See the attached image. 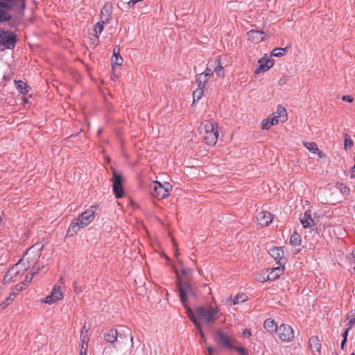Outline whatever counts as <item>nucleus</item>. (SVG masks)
Returning a JSON list of instances; mask_svg holds the SVG:
<instances>
[{"mask_svg":"<svg viewBox=\"0 0 355 355\" xmlns=\"http://www.w3.org/2000/svg\"><path fill=\"white\" fill-rule=\"evenodd\" d=\"M248 39L252 42L259 43L263 40L266 35L263 31L251 30L247 33Z\"/></svg>","mask_w":355,"mask_h":355,"instance_id":"14","label":"nucleus"},{"mask_svg":"<svg viewBox=\"0 0 355 355\" xmlns=\"http://www.w3.org/2000/svg\"><path fill=\"white\" fill-rule=\"evenodd\" d=\"M118 334L116 329H110L104 334L105 340L110 343H114L117 339Z\"/></svg>","mask_w":355,"mask_h":355,"instance_id":"27","label":"nucleus"},{"mask_svg":"<svg viewBox=\"0 0 355 355\" xmlns=\"http://www.w3.org/2000/svg\"><path fill=\"white\" fill-rule=\"evenodd\" d=\"M345 148L347 150L353 146V141L351 139L350 136L347 134H345Z\"/></svg>","mask_w":355,"mask_h":355,"instance_id":"34","label":"nucleus"},{"mask_svg":"<svg viewBox=\"0 0 355 355\" xmlns=\"http://www.w3.org/2000/svg\"><path fill=\"white\" fill-rule=\"evenodd\" d=\"M178 288L180 291V301L186 309V313L187 316L195 324L201 338H204L205 335L202 330L201 323L198 318L202 320L206 323H212L216 321L221 314L220 310L218 308L214 306H209L207 309L203 306H198L196 308L195 312H193L192 309L187 306V297L193 294L191 285L188 283L179 282Z\"/></svg>","mask_w":355,"mask_h":355,"instance_id":"1","label":"nucleus"},{"mask_svg":"<svg viewBox=\"0 0 355 355\" xmlns=\"http://www.w3.org/2000/svg\"><path fill=\"white\" fill-rule=\"evenodd\" d=\"M90 39L92 41V44L94 45V47H95L98 44V40L97 41L95 40V35L92 37Z\"/></svg>","mask_w":355,"mask_h":355,"instance_id":"48","label":"nucleus"},{"mask_svg":"<svg viewBox=\"0 0 355 355\" xmlns=\"http://www.w3.org/2000/svg\"><path fill=\"white\" fill-rule=\"evenodd\" d=\"M304 146L313 154H316L319 157L323 158L325 155L318 148L317 144L313 141L304 142Z\"/></svg>","mask_w":355,"mask_h":355,"instance_id":"21","label":"nucleus"},{"mask_svg":"<svg viewBox=\"0 0 355 355\" xmlns=\"http://www.w3.org/2000/svg\"><path fill=\"white\" fill-rule=\"evenodd\" d=\"M300 220L304 228L311 227L315 225V222L311 218V213L310 210L306 211L304 215L300 218Z\"/></svg>","mask_w":355,"mask_h":355,"instance_id":"18","label":"nucleus"},{"mask_svg":"<svg viewBox=\"0 0 355 355\" xmlns=\"http://www.w3.org/2000/svg\"><path fill=\"white\" fill-rule=\"evenodd\" d=\"M109 24V20L107 18L103 19L102 17V20L98 21L94 26V31L95 33V40L97 41L99 37V35L102 33L104 28V25Z\"/></svg>","mask_w":355,"mask_h":355,"instance_id":"22","label":"nucleus"},{"mask_svg":"<svg viewBox=\"0 0 355 355\" xmlns=\"http://www.w3.org/2000/svg\"><path fill=\"white\" fill-rule=\"evenodd\" d=\"M204 91L205 88L199 87H198V88L195 91H193V103H196V101H198L202 98L204 94Z\"/></svg>","mask_w":355,"mask_h":355,"instance_id":"32","label":"nucleus"},{"mask_svg":"<svg viewBox=\"0 0 355 355\" xmlns=\"http://www.w3.org/2000/svg\"><path fill=\"white\" fill-rule=\"evenodd\" d=\"M15 86L17 89L24 94H27L30 89L26 83L21 80L15 82Z\"/></svg>","mask_w":355,"mask_h":355,"instance_id":"28","label":"nucleus"},{"mask_svg":"<svg viewBox=\"0 0 355 355\" xmlns=\"http://www.w3.org/2000/svg\"><path fill=\"white\" fill-rule=\"evenodd\" d=\"M33 246L26 253V259H29V256L33 252ZM25 261V257L20 259L17 263H15L12 268L9 270L5 275L3 278L4 284H10L11 282H17L22 277L24 272L26 271L27 268L24 265L23 262Z\"/></svg>","mask_w":355,"mask_h":355,"instance_id":"4","label":"nucleus"},{"mask_svg":"<svg viewBox=\"0 0 355 355\" xmlns=\"http://www.w3.org/2000/svg\"><path fill=\"white\" fill-rule=\"evenodd\" d=\"M278 336L282 342H290L294 338V333L292 327L289 325L282 324L278 328Z\"/></svg>","mask_w":355,"mask_h":355,"instance_id":"9","label":"nucleus"},{"mask_svg":"<svg viewBox=\"0 0 355 355\" xmlns=\"http://www.w3.org/2000/svg\"><path fill=\"white\" fill-rule=\"evenodd\" d=\"M17 43V35L13 32L0 28V44L8 49H13Z\"/></svg>","mask_w":355,"mask_h":355,"instance_id":"7","label":"nucleus"},{"mask_svg":"<svg viewBox=\"0 0 355 355\" xmlns=\"http://www.w3.org/2000/svg\"><path fill=\"white\" fill-rule=\"evenodd\" d=\"M218 342L225 348L232 347V340L223 331H218L216 334Z\"/></svg>","mask_w":355,"mask_h":355,"instance_id":"16","label":"nucleus"},{"mask_svg":"<svg viewBox=\"0 0 355 355\" xmlns=\"http://www.w3.org/2000/svg\"><path fill=\"white\" fill-rule=\"evenodd\" d=\"M287 51V47L286 48H275L272 50V54L275 57H281L285 55Z\"/></svg>","mask_w":355,"mask_h":355,"instance_id":"33","label":"nucleus"},{"mask_svg":"<svg viewBox=\"0 0 355 355\" xmlns=\"http://www.w3.org/2000/svg\"><path fill=\"white\" fill-rule=\"evenodd\" d=\"M110 15H111V7L110 6H104L101 12V20H102V17L103 19L107 18V19L110 20Z\"/></svg>","mask_w":355,"mask_h":355,"instance_id":"31","label":"nucleus"},{"mask_svg":"<svg viewBox=\"0 0 355 355\" xmlns=\"http://www.w3.org/2000/svg\"><path fill=\"white\" fill-rule=\"evenodd\" d=\"M270 116H271L272 118H275V119H279V122H285L287 120L286 110L282 105H278L276 111L271 114Z\"/></svg>","mask_w":355,"mask_h":355,"instance_id":"15","label":"nucleus"},{"mask_svg":"<svg viewBox=\"0 0 355 355\" xmlns=\"http://www.w3.org/2000/svg\"><path fill=\"white\" fill-rule=\"evenodd\" d=\"M63 298V293L60 286L55 285L50 295L44 298L42 302L52 304Z\"/></svg>","mask_w":355,"mask_h":355,"instance_id":"11","label":"nucleus"},{"mask_svg":"<svg viewBox=\"0 0 355 355\" xmlns=\"http://www.w3.org/2000/svg\"><path fill=\"white\" fill-rule=\"evenodd\" d=\"M279 82H280V84H282V83L283 84L285 83V80H283L282 79H281Z\"/></svg>","mask_w":355,"mask_h":355,"instance_id":"54","label":"nucleus"},{"mask_svg":"<svg viewBox=\"0 0 355 355\" xmlns=\"http://www.w3.org/2000/svg\"><path fill=\"white\" fill-rule=\"evenodd\" d=\"M101 130H98V134H100V133H101Z\"/></svg>","mask_w":355,"mask_h":355,"instance_id":"57","label":"nucleus"},{"mask_svg":"<svg viewBox=\"0 0 355 355\" xmlns=\"http://www.w3.org/2000/svg\"><path fill=\"white\" fill-rule=\"evenodd\" d=\"M350 355H355V353L353 352Z\"/></svg>","mask_w":355,"mask_h":355,"instance_id":"58","label":"nucleus"},{"mask_svg":"<svg viewBox=\"0 0 355 355\" xmlns=\"http://www.w3.org/2000/svg\"><path fill=\"white\" fill-rule=\"evenodd\" d=\"M279 123V119H275L271 116H269L266 119L261 121V127L263 130H268L272 125H276Z\"/></svg>","mask_w":355,"mask_h":355,"instance_id":"23","label":"nucleus"},{"mask_svg":"<svg viewBox=\"0 0 355 355\" xmlns=\"http://www.w3.org/2000/svg\"><path fill=\"white\" fill-rule=\"evenodd\" d=\"M272 216L270 212L261 211L257 216L258 224L261 226H268L272 221Z\"/></svg>","mask_w":355,"mask_h":355,"instance_id":"13","label":"nucleus"},{"mask_svg":"<svg viewBox=\"0 0 355 355\" xmlns=\"http://www.w3.org/2000/svg\"><path fill=\"white\" fill-rule=\"evenodd\" d=\"M240 351L241 352H244V349L241 348V349H240Z\"/></svg>","mask_w":355,"mask_h":355,"instance_id":"56","label":"nucleus"},{"mask_svg":"<svg viewBox=\"0 0 355 355\" xmlns=\"http://www.w3.org/2000/svg\"><path fill=\"white\" fill-rule=\"evenodd\" d=\"M247 300V296L244 294L237 295L233 300V304H237L240 302H245Z\"/></svg>","mask_w":355,"mask_h":355,"instance_id":"36","label":"nucleus"},{"mask_svg":"<svg viewBox=\"0 0 355 355\" xmlns=\"http://www.w3.org/2000/svg\"><path fill=\"white\" fill-rule=\"evenodd\" d=\"M191 270L189 268H184L182 269V272L184 275H188L191 273Z\"/></svg>","mask_w":355,"mask_h":355,"instance_id":"44","label":"nucleus"},{"mask_svg":"<svg viewBox=\"0 0 355 355\" xmlns=\"http://www.w3.org/2000/svg\"><path fill=\"white\" fill-rule=\"evenodd\" d=\"M84 330H85V333L87 331V330L86 329L85 325H84V327L82 328V330H81V334H80L81 341H82V343H83V344H85V345L87 346L88 338H87V335L84 333Z\"/></svg>","mask_w":355,"mask_h":355,"instance_id":"37","label":"nucleus"},{"mask_svg":"<svg viewBox=\"0 0 355 355\" xmlns=\"http://www.w3.org/2000/svg\"><path fill=\"white\" fill-rule=\"evenodd\" d=\"M214 64L216 67L213 69L214 72L216 73V75L219 77L224 76L223 67L220 64V60L216 59L214 60Z\"/></svg>","mask_w":355,"mask_h":355,"instance_id":"29","label":"nucleus"},{"mask_svg":"<svg viewBox=\"0 0 355 355\" xmlns=\"http://www.w3.org/2000/svg\"><path fill=\"white\" fill-rule=\"evenodd\" d=\"M94 207H91L71 221L68 228L67 234L72 236L80 229L89 225L94 220Z\"/></svg>","mask_w":355,"mask_h":355,"instance_id":"3","label":"nucleus"},{"mask_svg":"<svg viewBox=\"0 0 355 355\" xmlns=\"http://www.w3.org/2000/svg\"><path fill=\"white\" fill-rule=\"evenodd\" d=\"M284 266H278L272 268L270 272H269L266 277H263L262 279H257L259 282H266L268 280L272 281L279 277L284 272Z\"/></svg>","mask_w":355,"mask_h":355,"instance_id":"12","label":"nucleus"},{"mask_svg":"<svg viewBox=\"0 0 355 355\" xmlns=\"http://www.w3.org/2000/svg\"><path fill=\"white\" fill-rule=\"evenodd\" d=\"M213 73H214V71H208V67H207L206 70L203 73H201L202 74H207L209 78H210V77L211 76H213Z\"/></svg>","mask_w":355,"mask_h":355,"instance_id":"43","label":"nucleus"},{"mask_svg":"<svg viewBox=\"0 0 355 355\" xmlns=\"http://www.w3.org/2000/svg\"><path fill=\"white\" fill-rule=\"evenodd\" d=\"M137 0H130L128 1L126 6L128 8L133 7L137 3Z\"/></svg>","mask_w":355,"mask_h":355,"instance_id":"40","label":"nucleus"},{"mask_svg":"<svg viewBox=\"0 0 355 355\" xmlns=\"http://www.w3.org/2000/svg\"><path fill=\"white\" fill-rule=\"evenodd\" d=\"M342 99L349 103H352L353 101V98L349 95L343 96Z\"/></svg>","mask_w":355,"mask_h":355,"instance_id":"42","label":"nucleus"},{"mask_svg":"<svg viewBox=\"0 0 355 355\" xmlns=\"http://www.w3.org/2000/svg\"><path fill=\"white\" fill-rule=\"evenodd\" d=\"M87 351V346L85 347V349H84V350H83V349L80 350V355H86Z\"/></svg>","mask_w":355,"mask_h":355,"instance_id":"50","label":"nucleus"},{"mask_svg":"<svg viewBox=\"0 0 355 355\" xmlns=\"http://www.w3.org/2000/svg\"><path fill=\"white\" fill-rule=\"evenodd\" d=\"M347 320H349L348 324H349L348 328L350 329L355 322V317L354 315L349 316V315H347Z\"/></svg>","mask_w":355,"mask_h":355,"instance_id":"38","label":"nucleus"},{"mask_svg":"<svg viewBox=\"0 0 355 355\" xmlns=\"http://www.w3.org/2000/svg\"><path fill=\"white\" fill-rule=\"evenodd\" d=\"M40 253H39V252H38V253L35 255V257H40Z\"/></svg>","mask_w":355,"mask_h":355,"instance_id":"55","label":"nucleus"},{"mask_svg":"<svg viewBox=\"0 0 355 355\" xmlns=\"http://www.w3.org/2000/svg\"><path fill=\"white\" fill-rule=\"evenodd\" d=\"M59 283L60 284H64V279L62 277H61L60 279H59Z\"/></svg>","mask_w":355,"mask_h":355,"instance_id":"52","label":"nucleus"},{"mask_svg":"<svg viewBox=\"0 0 355 355\" xmlns=\"http://www.w3.org/2000/svg\"><path fill=\"white\" fill-rule=\"evenodd\" d=\"M207 350L209 355H212V354L216 352V349L211 347H208Z\"/></svg>","mask_w":355,"mask_h":355,"instance_id":"49","label":"nucleus"},{"mask_svg":"<svg viewBox=\"0 0 355 355\" xmlns=\"http://www.w3.org/2000/svg\"><path fill=\"white\" fill-rule=\"evenodd\" d=\"M8 305H9V302H7L4 301L3 302H2L0 304V309H3L6 307H7V306H8Z\"/></svg>","mask_w":355,"mask_h":355,"instance_id":"47","label":"nucleus"},{"mask_svg":"<svg viewBox=\"0 0 355 355\" xmlns=\"http://www.w3.org/2000/svg\"><path fill=\"white\" fill-rule=\"evenodd\" d=\"M263 327L266 330L270 333L278 331V327L273 320L268 318L264 321Z\"/></svg>","mask_w":355,"mask_h":355,"instance_id":"24","label":"nucleus"},{"mask_svg":"<svg viewBox=\"0 0 355 355\" xmlns=\"http://www.w3.org/2000/svg\"><path fill=\"white\" fill-rule=\"evenodd\" d=\"M349 328H347L344 332L342 334V336H343V339H347V336H348V333H349Z\"/></svg>","mask_w":355,"mask_h":355,"instance_id":"46","label":"nucleus"},{"mask_svg":"<svg viewBox=\"0 0 355 355\" xmlns=\"http://www.w3.org/2000/svg\"><path fill=\"white\" fill-rule=\"evenodd\" d=\"M171 189L172 186L169 183L163 184L158 181H155L150 185L151 195L159 199L167 198Z\"/></svg>","mask_w":355,"mask_h":355,"instance_id":"6","label":"nucleus"},{"mask_svg":"<svg viewBox=\"0 0 355 355\" xmlns=\"http://www.w3.org/2000/svg\"><path fill=\"white\" fill-rule=\"evenodd\" d=\"M113 184L112 189L113 192L116 198H121L123 196V190L122 187L123 177L120 173L113 171L112 178Z\"/></svg>","mask_w":355,"mask_h":355,"instance_id":"8","label":"nucleus"},{"mask_svg":"<svg viewBox=\"0 0 355 355\" xmlns=\"http://www.w3.org/2000/svg\"><path fill=\"white\" fill-rule=\"evenodd\" d=\"M270 255L275 260L276 263L280 266H284L286 259L284 256V252L282 247H273L269 249Z\"/></svg>","mask_w":355,"mask_h":355,"instance_id":"10","label":"nucleus"},{"mask_svg":"<svg viewBox=\"0 0 355 355\" xmlns=\"http://www.w3.org/2000/svg\"><path fill=\"white\" fill-rule=\"evenodd\" d=\"M26 6V0H0V23L10 21V26H17L15 20H11L12 16L7 10H15L24 14Z\"/></svg>","mask_w":355,"mask_h":355,"instance_id":"2","label":"nucleus"},{"mask_svg":"<svg viewBox=\"0 0 355 355\" xmlns=\"http://www.w3.org/2000/svg\"><path fill=\"white\" fill-rule=\"evenodd\" d=\"M209 80L207 74H198L196 77V83L198 85V87H202L205 89L206 84Z\"/></svg>","mask_w":355,"mask_h":355,"instance_id":"25","label":"nucleus"},{"mask_svg":"<svg viewBox=\"0 0 355 355\" xmlns=\"http://www.w3.org/2000/svg\"><path fill=\"white\" fill-rule=\"evenodd\" d=\"M85 344H83V343H82V347H81V349L84 350V349H85Z\"/></svg>","mask_w":355,"mask_h":355,"instance_id":"53","label":"nucleus"},{"mask_svg":"<svg viewBox=\"0 0 355 355\" xmlns=\"http://www.w3.org/2000/svg\"><path fill=\"white\" fill-rule=\"evenodd\" d=\"M19 292L17 291L15 286L12 288L11 292L10 293V295L6 298V302H9V304L14 300L15 297L17 296Z\"/></svg>","mask_w":355,"mask_h":355,"instance_id":"35","label":"nucleus"},{"mask_svg":"<svg viewBox=\"0 0 355 355\" xmlns=\"http://www.w3.org/2000/svg\"><path fill=\"white\" fill-rule=\"evenodd\" d=\"M259 66L255 70V73L258 74L261 71H266L268 70L273 65L272 60L262 58L259 60Z\"/></svg>","mask_w":355,"mask_h":355,"instance_id":"17","label":"nucleus"},{"mask_svg":"<svg viewBox=\"0 0 355 355\" xmlns=\"http://www.w3.org/2000/svg\"><path fill=\"white\" fill-rule=\"evenodd\" d=\"M217 124H214L209 121H205L200 126V133L202 135L205 143L208 145L216 144L218 137Z\"/></svg>","mask_w":355,"mask_h":355,"instance_id":"5","label":"nucleus"},{"mask_svg":"<svg viewBox=\"0 0 355 355\" xmlns=\"http://www.w3.org/2000/svg\"><path fill=\"white\" fill-rule=\"evenodd\" d=\"M37 273V271L31 273V275H26L24 281L21 282V284H18L15 286V288L17 292L21 291L24 288L28 285V283L31 282L33 279L34 275Z\"/></svg>","mask_w":355,"mask_h":355,"instance_id":"26","label":"nucleus"},{"mask_svg":"<svg viewBox=\"0 0 355 355\" xmlns=\"http://www.w3.org/2000/svg\"><path fill=\"white\" fill-rule=\"evenodd\" d=\"M112 65L114 68L115 66H120L122 64L123 60L120 55L119 47L116 46L113 49V55L111 59Z\"/></svg>","mask_w":355,"mask_h":355,"instance_id":"20","label":"nucleus"},{"mask_svg":"<svg viewBox=\"0 0 355 355\" xmlns=\"http://www.w3.org/2000/svg\"><path fill=\"white\" fill-rule=\"evenodd\" d=\"M73 290L76 293H80L82 290L80 287L78 285V283L76 282H74L73 284Z\"/></svg>","mask_w":355,"mask_h":355,"instance_id":"39","label":"nucleus"},{"mask_svg":"<svg viewBox=\"0 0 355 355\" xmlns=\"http://www.w3.org/2000/svg\"><path fill=\"white\" fill-rule=\"evenodd\" d=\"M290 243L294 246H299L301 244V236L294 232L291 236Z\"/></svg>","mask_w":355,"mask_h":355,"instance_id":"30","label":"nucleus"},{"mask_svg":"<svg viewBox=\"0 0 355 355\" xmlns=\"http://www.w3.org/2000/svg\"><path fill=\"white\" fill-rule=\"evenodd\" d=\"M309 347L311 349L313 355L320 354L321 344L318 336H312L309 339Z\"/></svg>","mask_w":355,"mask_h":355,"instance_id":"19","label":"nucleus"},{"mask_svg":"<svg viewBox=\"0 0 355 355\" xmlns=\"http://www.w3.org/2000/svg\"><path fill=\"white\" fill-rule=\"evenodd\" d=\"M208 71H213L216 65L214 64V60L209 62L207 64Z\"/></svg>","mask_w":355,"mask_h":355,"instance_id":"41","label":"nucleus"},{"mask_svg":"<svg viewBox=\"0 0 355 355\" xmlns=\"http://www.w3.org/2000/svg\"><path fill=\"white\" fill-rule=\"evenodd\" d=\"M347 342V340L346 339H343L342 342H341V345H340V347L342 349H344V347H345V345Z\"/></svg>","mask_w":355,"mask_h":355,"instance_id":"51","label":"nucleus"},{"mask_svg":"<svg viewBox=\"0 0 355 355\" xmlns=\"http://www.w3.org/2000/svg\"><path fill=\"white\" fill-rule=\"evenodd\" d=\"M243 335L245 338H248L250 337L252 334H251V332L250 330L248 329H245L243 332Z\"/></svg>","mask_w":355,"mask_h":355,"instance_id":"45","label":"nucleus"}]
</instances>
